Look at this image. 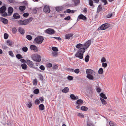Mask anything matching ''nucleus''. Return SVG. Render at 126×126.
I'll list each match as a JSON object with an SVG mask.
<instances>
[{
    "label": "nucleus",
    "instance_id": "nucleus-1",
    "mask_svg": "<svg viewBox=\"0 0 126 126\" xmlns=\"http://www.w3.org/2000/svg\"><path fill=\"white\" fill-rule=\"evenodd\" d=\"M87 74L86 77L90 80H93L94 78L95 73L93 70L90 69H87L86 70Z\"/></svg>",
    "mask_w": 126,
    "mask_h": 126
},
{
    "label": "nucleus",
    "instance_id": "nucleus-2",
    "mask_svg": "<svg viewBox=\"0 0 126 126\" xmlns=\"http://www.w3.org/2000/svg\"><path fill=\"white\" fill-rule=\"evenodd\" d=\"M85 50L83 48H81L78 50V52L75 54L76 57L82 59L83 57V54L85 52Z\"/></svg>",
    "mask_w": 126,
    "mask_h": 126
},
{
    "label": "nucleus",
    "instance_id": "nucleus-3",
    "mask_svg": "<svg viewBox=\"0 0 126 126\" xmlns=\"http://www.w3.org/2000/svg\"><path fill=\"white\" fill-rule=\"evenodd\" d=\"M32 20V18H31L25 19L24 20H20L18 21L17 23L20 25H26L30 23Z\"/></svg>",
    "mask_w": 126,
    "mask_h": 126
},
{
    "label": "nucleus",
    "instance_id": "nucleus-4",
    "mask_svg": "<svg viewBox=\"0 0 126 126\" xmlns=\"http://www.w3.org/2000/svg\"><path fill=\"white\" fill-rule=\"evenodd\" d=\"M33 60L37 62H39L41 61V57L38 54H33L32 56Z\"/></svg>",
    "mask_w": 126,
    "mask_h": 126
},
{
    "label": "nucleus",
    "instance_id": "nucleus-5",
    "mask_svg": "<svg viewBox=\"0 0 126 126\" xmlns=\"http://www.w3.org/2000/svg\"><path fill=\"white\" fill-rule=\"evenodd\" d=\"M44 40L43 37L41 36L37 37L36 38L34 41V42L35 44H40Z\"/></svg>",
    "mask_w": 126,
    "mask_h": 126
},
{
    "label": "nucleus",
    "instance_id": "nucleus-6",
    "mask_svg": "<svg viewBox=\"0 0 126 126\" xmlns=\"http://www.w3.org/2000/svg\"><path fill=\"white\" fill-rule=\"evenodd\" d=\"M6 10V8L5 6H2L0 8V13L2 14V15L3 16H6L7 14L5 12Z\"/></svg>",
    "mask_w": 126,
    "mask_h": 126
},
{
    "label": "nucleus",
    "instance_id": "nucleus-7",
    "mask_svg": "<svg viewBox=\"0 0 126 126\" xmlns=\"http://www.w3.org/2000/svg\"><path fill=\"white\" fill-rule=\"evenodd\" d=\"M110 27L109 24L108 23H105L102 25L99 28V29L102 30H104Z\"/></svg>",
    "mask_w": 126,
    "mask_h": 126
},
{
    "label": "nucleus",
    "instance_id": "nucleus-8",
    "mask_svg": "<svg viewBox=\"0 0 126 126\" xmlns=\"http://www.w3.org/2000/svg\"><path fill=\"white\" fill-rule=\"evenodd\" d=\"M45 32L47 34L50 35L53 34L55 32L53 29L51 28H48L47 29L45 30Z\"/></svg>",
    "mask_w": 126,
    "mask_h": 126
},
{
    "label": "nucleus",
    "instance_id": "nucleus-9",
    "mask_svg": "<svg viewBox=\"0 0 126 126\" xmlns=\"http://www.w3.org/2000/svg\"><path fill=\"white\" fill-rule=\"evenodd\" d=\"M91 41L90 40H89L87 41L83 45L84 48L85 49H87L89 47L90 45L91 44Z\"/></svg>",
    "mask_w": 126,
    "mask_h": 126
},
{
    "label": "nucleus",
    "instance_id": "nucleus-10",
    "mask_svg": "<svg viewBox=\"0 0 126 126\" xmlns=\"http://www.w3.org/2000/svg\"><path fill=\"white\" fill-rule=\"evenodd\" d=\"M43 11L44 12L47 13H49L50 12L49 7L47 5L44 7Z\"/></svg>",
    "mask_w": 126,
    "mask_h": 126
},
{
    "label": "nucleus",
    "instance_id": "nucleus-11",
    "mask_svg": "<svg viewBox=\"0 0 126 126\" xmlns=\"http://www.w3.org/2000/svg\"><path fill=\"white\" fill-rule=\"evenodd\" d=\"M79 19H81L84 21H86V17L82 14H80L78 16V19H77V21H79Z\"/></svg>",
    "mask_w": 126,
    "mask_h": 126
},
{
    "label": "nucleus",
    "instance_id": "nucleus-12",
    "mask_svg": "<svg viewBox=\"0 0 126 126\" xmlns=\"http://www.w3.org/2000/svg\"><path fill=\"white\" fill-rule=\"evenodd\" d=\"M26 63L29 66L33 67L34 66V63L32 61L28 60L27 61Z\"/></svg>",
    "mask_w": 126,
    "mask_h": 126
},
{
    "label": "nucleus",
    "instance_id": "nucleus-13",
    "mask_svg": "<svg viewBox=\"0 0 126 126\" xmlns=\"http://www.w3.org/2000/svg\"><path fill=\"white\" fill-rule=\"evenodd\" d=\"M27 107L29 108L32 107V100H29L28 101L27 103L26 104Z\"/></svg>",
    "mask_w": 126,
    "mask_h": 126
},
{
    "label": "nucleus",
    "instance_id": "nucleus-14",
    "mask_svg": "<svg viewBox=\"0 0 126 126\" xmlns=\"http://www.w3.org/2000/svg\"><path fill=\"white\" fill-rule=\"evenodd\" d=\"M30 48L31 50L34 51L35 52L38 51V49L37 47L35 45H32L30 46Z\"/></svg>",
    "mask_w": 126,
    "mask_h": 126
},
{
    "label": "nucleus",
    "instance_id": "nucleus-15",
    "mask_svg": "<svg viewBox=\"0 0 126 126\" xmlns=\"http://www.w3.org/2000/svg\"><path fill=\"white\" fill-rule=\"evenodd\" d=\"M76 47L78 48L79 49V50H80L81 48H83L85 49V48L83 46L82 44H79L77 45Z\"/></svg>",
    "mask_w": 126,
    "mask_h": 126
},
{
    "label": "nucleus",
    "instance_id": "nucleus-16",
    "mask_svg": "<svg viewBox=\"0 0 126 126\" xmlns=\"http://www.w3.org/2000/svg\"><path fill=\"white\" fill-rule=\"evenodd\" d=\"M63 9V6H57L56 7V10L57 12H59L62 11Z\"/></svg>",
    "mask_w": 126,
    "mask_h": 126
},
{
    "label": "nucleus",
    "instance_id": "nucleus-17",
    "mask_svg": "<svg viewBox=\"0 0 126 126\" xmlns=\"http://www.w3.org/2000/svg\"><path fill=\"white\" fill-rule=\"evenodd\" d=\"M0 20L4 24H7L8 23V21L7 19L2 17H0Z\"/></svg>",
    "mask_w": 126,
    "mask_h": 126
},
{
    "label": "nucleus",
    "instance_id": "nucleus-18",
    "mask_svg": "<svg viewBox=\"0 0 126 126\" xmlns=\"http://www.w3.org/2000/svg\"><path fill=\"white\" fill-rule=\"evenodd\" d=\"M18 31L21 34H23L25 33V31L23 28L19 27L18 29Z\"/></svg>",
    "mask_w": 126,
    "mask_h": 126
},
{
    "label": "nucleus",
    "instance_id": "nucleus-19",
    "mask_svg": "<svg viewBox=\"0 0 126 126\" xmlns=\"http://www.w3.org/2000/svg\"><path fill=\"white\" fill-rule=\"evenodd\" d=\"M14 44V42L12 41L8 40L7 41V45L10 46H12V45H13Z\"/></svg>",
    "mask_w": 126,
    "mask_h": 126
},
{
    "label": "nucleus",
    "instance_id": "nucleus-20",
    "mask_svg": "<svg viewBox=\"0 0 126 126\" xmlns=\"http://www.w3.org/2000/svg\"><path fill=\"white\" fill-rule=\"evenodd\" d=\"M7 121L8 120L7 119H6L4 118H3L1 122L4 126V125H6V123Z\"/></svg>",
    "mask_w": 126,
    "mask_h": 126
},
{
    "label": "nucleus",
    "instance_id": "nucleus-21",
    "mask_svg": "<svg viewBox=\"0 0 126 126\" xmlns=\"http://www.w3.org/2000/svg\"><path fill=\"white\" fill-rule=\"evenodd\" d=\"M68 91V87H66L62 90V92L63 93H66Z\"/></svg>",
    "mask_w": 126,
    "mask_h": 126
},
{
    "label": "nucleus",
    "instance_id": "nucleus-22",
    "mask_svg": "<svg viewBox=\"0 0 126 126\" xmlns=\"http://www.w3.org/2000/svg\"><path fill=\"white\" fill-rule=\"evenodd\" d=\"M13 123L10 121H8L6 123V125H4V126H13Z\"/></svg>",
    "mask_w": 126,
    "mask_h": 126
},
{
    "label": "nucleus",
    "instance_id": "nucleus-23",
    "mask_svg": "<svg viewBox=\"0 0 126 126\" xmlns=\"http://www.w3.org/2000/svg\"><path fill=\"white\" fill-rule=\"evenodd\" d=\"M75 11L74 10H71L70 9H67L66 11H64V13H74Z\"/></svg>",
    "mask_w": 126,
    "mask_h": 126
},
{
    "label": "nucleus",
    "instance_id": "nucleus-24",
    "mask_svg": "<svg viewBox=\"0 0 126 126\" xmlns=\"http://www.w3.org/2000/svg\"><path fill=\"white\" fill-rule=\"evenodd\" d=\"M13 17L16 19L19 18L20 17V16L17 13H15L13 15Z\"/></svg>",
    "mask_w": 126,
    "mask_h": 126
},
{
    "label": "nucleus",
    "instance_id": "nucleus-25",
    "mask_svg": "<svg viewBox=\"0 0 126 126\" xmlns=\"http://www.w3.org/2000/svg\"><path fill=\"white\" fill-rule=\"evenodd\" d=\"M21 67L23 69L26 70L27 68V66L26 64L24 63L21 65Z\"/></svg>",
    "mask_w": 126,
    "mask_h": 126
},
{
    "label": "nucleus",
    "instance_id": "nucleus-26",
    "mask_svg": "<svg viewBox=\"0 0 126 126\" xmlns=\"http://www.w3.org/2000/svg\"><path fill=\"white\" fill-rule=\"evenodd\" d=\"M70 97L71 99L74 100H77L78 99V97H76L74 94H71L70 95Z\"/></svg>",
    "mask_w": 126,
    "mask_h": 126
},
{
    "label": "nucleus",
    "instance_id": "nucleus-27",
    "mask_svg": "<svg viewBox=\"0 0 126 126\" xmlns=\"http://www.w3.org/2000/svg\"><path fill=\"white\" fill-rule=\"evenodd\" d=\"M39 110H43L44 109V106L43 104H41L39 107Z\"/></svg>",
    "mask_w": 126,
    "mask_h": 126
},
{
    "label": "nucleus",
    "instance_id": "nucleus-28",
    "mask_svg": "<svg viewBox=\"0 0 126 126\" xmlns=\"http://www.w3.org/2000/svg\"><path fill=\"white\" fill-rule=\"evenodd\" d=\"M13 8L11 7H9L8 9V13L10 14H11L13 12Z\"/></svg>",
    "mask_w": 126,
    "mask_h": 126
},
{
    "label": "nucleus",
    "instance_id": "nucleus-29",
    "mask_svg": "<svg viewBox=\"0 0 126 126\" xmlns=\"http://www.w3.org/2000/svg\"><path fill=\"white\" fill-rule=\"evenodd\" d=\"M72 0L74 2L75 6L77 5L79 3V0Z\"/></svg>",
    "mask_w": 126,
    "mask_h": 126
},
{
    "label": "nucleus",
    "instance_id": "nucleus-30",
    "mask_svg": "<svg viewBox=\"0 0 126 126\" xmlns=\"http://www.w3.org/2000/svg\"><path fill=\"white\" fill-rule=\"evenodd\" d=\"M83 101L81 99L78 100L76 102V103L80 105L83 103Z\"/></svg>",
    "mask_w": 126,
    "mask_h": 126
},
{
    "label": "nucleus",
    "instance_id": "nucleus-31",
    "mask_svg": "<svg viewBox=\"0 0 126 126\" xmlns=\"http://www.w3.org/2000/svg\"><path fill=\"white\" fill-rule=\"evenodd\" d=\"M100 100L103 104L105 105L107 104V102L104 99L101 98Z\"/></svg>",
    "mask_w": 126,
    "mask_h": 126
},
{
    "label": "nucleus",
    "instance_id": "nucleus-32",
    "mask_svg": "<svg viewBox=\"0 0 126 126\" xmlns=\"http://www.w3.org/2000/svg\"><path fill=\"white\" fill-rule=\"evenodd\" d=\"M103 72V69L102 68H100L99 69L98 71V73L99 74H102Z\"/></svg>",
    "mask_w": 126,
    "mask_h": 126
},
{
    "label": "nucleus",
    "instance_id": "nucleus-33",
    "mask_svg": "<svg viewBox=\"0 0 126 126\" xmlns=\"http://www.w3.org/2000/svg\"><path fill=\"white\" fill-rule=\"evenodd\" d=\"M81 110L83 111H86L88 110V108L85 106H82L81 108Z\"/></svg>",
    "mask_w": 126,
    "mask_h": 126
},
{
    "label": "nucleus",
    "instance_id": "nucleus-34",
    "mask_svg": "<svg viewBox=\"0 0 126 126\" xmlns=\"http://www.w3.org/2000/svg\"><path fill=\"white\" fill-rule=\"evenodd\" d=\"M73 34H66L65 36V38L66 39H69L72 36Z\"/></svg>",
    "mask_w": 126,
    "mask_h": 126
},
{
    "label": "nucleus",
    "instance_id": "nucleus-35",
    "mask_svg": "<svg viewBox=\"0 0 126 126\" xmlns=\"http://www.w3.org/2000/svg\"><path fill=\"white\" fill-rule=\"evenodd\" d=\"M19 9L21 11H23L25 9V6H21L19 7Z\"/></svg>",
    "mask_w": 126,
    "mask_h": 126
},
{
    "label": "nucleus",
    "instance_id": "nucleus-36",
    "mask_svg": "<svg viewBox=\"0 0 126 126\" xmlns=\"http://www.w3.org/2000/svg\"><path fill=\"white\" fill-rule=\"evenodd\" d=\"M100 96L102 97V98L106 99L107 98V97L105 96V94L103 93H101L100 94Z\"/></svg>",
    "mask_w": 126,
    "mask_h": 126
},
{
    "label": "nucleus",
    "instance_id": "nucleus-37",
    "mask_svg": "<svg viewBox=\"0 0 126 126\" xmlns=\"http://www.w3.org/2000/svg\"><path fill=\"white\" fill-rule=\"evenodd\" d=\"M110 126H116V124L112 122H110L109 123Z\"/></svg>",
    "mask_w": 126,
    "mask_h": 126
},
{
    "label": "nucleus",
    "instance_id": "nucleus-38",
    "mask_svg": "<svg viewBox=\"0 0 126 126\" xmlns=\"http://www.w3.org/2000/svg\"><path fill=\"white\" fill-rule=\"evenodd\" d=\"M26 38L29 40H32V36L29 35H28L26 36Z\"/></svg>",
    "mask_w": 126,
    "mask_h": 126
},
{
    "label": "nucleus",
    "instance_id": "nucleus-39",
    "mask_svg": "<svg viewBox=\"0 0 126 126\" xmlns=\"http://www.w3.org/2000/svg\"><path fill=\"white\" fill-rule=\"evenodd\" d=\"M37 80L35 79L33 80V84L34 85H37Z\"/></svg>",
    "mask_w": 126,
    "mask_h": 126
},
{
    "label": "nucleus",
    "instance_id": "nucleus-40",
    "mask_svg": "<svg viewBox=\"0 0 126 126\" xmlns=\"http://www.w3.org/2000/svg\"><path fill=\"white\" fill-rule=\"evenodd\" d=\"M89 56L88 55H87L85 58V60L86 62H88L89 60Z\"/></svg>",
    "mask_w": 126,
    "mask_h": 126
},
{
    "label": "nucleus",
    "instance_id": "nucleus-41",
    "mask_svg": "<svg viewBox=\"0 0 126 126\" xmlns=\"http://www.w3.org/2000/svg\"><path fill=\"white\" fill-rule=\"evenodd\" d=\"M52 49L54 51H55V52H57L58 51V48L55 47H52Z\"/></svg>",
    "mask_w": 126,
    "mask_h": 126
},
{
    "label": "nucleus",
    "instance_id": "nucleus-42",
    "mask_svg": "<svg viewBox=\"0 0 126 126\" xmlns=\"http://www.w3.org/2000/svg\"><path fill=\"white\" fill-rule=\"evenodd\" d=\"M96 90L98 92H100L101 91V89L99 87H96Z\"/></svg>",
    "mask_w": 126,
    "mask_h": 126
},
{
    "label": "nucleus",
    "instance_id": "nucleus-43",
    "mask_svg": "<svg viewBox=\"0 0 126 126\" xmlns=\"http://www.w3.org/2000/svg\"><path fill=\"white\" fill-rule=\"evenodd\" d=\"M102 65L103 67L105 68L107 66V64L106 63H102Z\"/></svg>",
    "mask_w": 126,
    "mask_h": 126
},
{
    "label": "nucleus",
    "instance_id": "nucleus-44",
    "mask_svg": "<svg viewBox=\"0 0 126 126\" xmlns=\"http://www.w3.org/2000/svg\"><path fill=\"white\" fill-rule=\"evenodd\" d=\"M78 115L80 118H83L84 117V115L81 113H78Z\"/></svg>",
    "mask_w": 126,
    "mask_h": 126
},
{
    "label": "nucleus",
    "instance_id": "nucleus-45",
    "mask_svg": "<svg viewBox=\"0 0 126 126\" xmlns=\"http://www.w3.org/2000/svg\"><path fill=\"white\" fill-rule=\"evenodd\" d=\"M8 37V35L6 33H4V37L5 39H7Z\"/></svg>",
    "mask_w": 126,
    "mask_h": 126
},
{
    "label": "nucleus",
    "instance_id": "nucleus-46",
    "mask_svg": "<svg viewBox=\"0 0 126 126\" xmlns=\"http://www.w3.org/2000/svg\"><path fill=\"white\" fill-rule=\"evenodd\" d=\"M39 92V90L38 89H36L34 90V93L35 94H38Z\"/></svg>",
    "mask_w": 126,
    "mask_h": 126
},
{
    "label": "nucleus",
    "instance_id": "nucleus-47",
    "mask_svg": "<svg viewBox=\"0 0 126 126\" xmlns=\"http://www.w3.org/2000/svg\"><path fill=\"white\" fill-rule=\"evenodd\" d=\"M22 50L26 52L28 50V48L26 47H24L22 48Z\"/></svg>",
    "mask_w": 126,
    "mask_h": 126
},
{
    "label": "nucleus",
    "instance_id": "nucleus-48",
    "mask_svg": "<svg viewBox=\"0 0 126 126\" xmlns=\"http://www.w3.org/2000/svg\"><path fill=\"white\" fill-rule=\"evenodd\" d=\"M16 57L18 59H20L22 58V56L20 54H17L16 55Z\"/></svg>",
    "mask_w": 126,
    "mask_h": 126
},
{
    "label": "nucleus",
    "instance_id": "nucleus-49",
    "mask_svg": "<svg viewBox=\"0 0 126 126\" xmlns=\"http://www.w3.org/2000/svg\"><path fill=\"white\" fill-rule=\"evenodd\" d=\"M89 4L90 6H92L93 5V2L92 0H89Z\"/></svg>",
    "mask_w": 126,
    "mask_h": 126
},
{
    "label": "nucleus",
    "instance_id": "nucleus-50",
    "mask_svg": "<svg viewBox=\"0 0 126 126\" xmlns=\"http://www.w3.org/2000/svg\"><path fill=\"white\" fill-rule=\"evenodd\" d=\"M52 54L54 56H56L58 55V53L55 51L52 52Z\"/></svg>",
    "mask_w": 126,
    "mask_h": 126
},
{
    "label": "nucleus",
    "instance_id": "nucleus-51",
    "mask_svg": "<svg viewBox=\"0 0 126 126\" xmlns=\"http://www.w3.org/2000/svg\"><path fill=\"white\" fill-rule=\"evenodd\" d=\"M40 102L39 100L38 99H37L35 100L34 103L35 104L38 105L40 103Z\"/></svg>",
    "mask_w": 126,
    "mask_h": 126
},
{
    "label": "nucleus",
    "instance_id": "nucleus-52",
    "mask_svg": "<svg viewBox=\"0 0 126 126\" xmlns=\"http://www.w3.org/2000/svg\"><path fill=\"white\" fill-rule=\"evenodd\" d=\"M9 54L12 57H13L14 56V55L12 51H9Z\"/></svg>",
    "mask_w": 126,
    "mask_h": 126
},
{
    "label": "nucleus",
    "instance_id": "nucleus-53",
    "mask_svg": "<svg viewBox=\"0 0 126 126\" xmlns=\"http://www.w3.org/2000/svg\"><path fill=\"white\" fill-rule=\"evenodd\" d=\"M101 62L102 63H104L106 61V59L104 57H103L101 60Z\"/></svg>",
    "mask_w": 126,
    "mask_h": 126
},
{
    "label": "nucleus",
    "instance_id": "nucleus-54",
    "mask_svg": "<svg viewBox=\"0 0 126 126\" xmlns=\"http://www.w3.org/2000/svg\"><path fill=\"white\" fill-rule=\"evenodd\" d=\"M74 72L75 73L78 74L79 72V69H76L74 70Z\"/></svg>",
    "mask_w": 126,
    "mask_h": 126
},
{
    "label": "nucleus",
    "instance_id": "nucleus-55",
    "mask_svg": "<svg viewBox=\"0 0 126 126\" xmlns=\"http://www.w3.org/2000/svg\"><path fill=\"white\" fill-rule=\"evenodd\" d=\"M12 31L14 33H15L16 32V30L15 28H14L12 29Z\"/></svg>",
    "mask_w": 126,
    "mask_h": 126
},
{
    "label": "nucleus",
    "instance_id": "nucleus-56",
    "mask_svg": "<svg viewBox=\"0 0 126 126\" xmlns=\"http://www.w3.org/2000/svg\"><path fill=\"white\" fill-rule=\"evenodd\" d=\"M102 9V7L100 5H99L97 8V11L98 12H100Z\"/></svg>",
    "mask_w": 126,
    "mask_h": 126
},
{
    "label": "nucleus",
    "instance_id": "nucleus-57",
    "mask_svg": "<svg viewBox=\"0 0 126 126\" xmlns=\"http://www.w3.org/2000/svg\"><path fill=\"white\" fill-rule=\"evenodd\" d=\"M42 70H44L45 69L43 65H41L39 67Z\"/></svg>",
    "mask_w": 126,
    "mask_h": 126
},
{
    "label": "nucleus",
    "instance_id": "nucleus-58",
    "mask_svg": "<svg viewBox=\"0 0 126 126\" xmlns=\"http://www.w3.org/2000/svg\"><path fill=\"white\" fill-rule=\"evenodd\" d=\"M52 64L51 63H48L47 64V66L49 68H50L52 66Z\"/></svg>",
    "mask_w": 126,
    "mask_h": 126
},
{
    "label": "nucleus",
    "instance_id": "nucleus-59",
    "mask_svg": "<svg viewBox=\"0 0 126 126\" xmlns=\"http://www.w3.org/2000/svg\"><path fill=\"white\" fill-rule=\"evenodd\" d=\"M70 18V17L69 16H68L67 17L65 18L64 19L66 20H68Z\"/></svg>",
    "mask_w": 126,
    "mask_h": 126
},
{
    "label": "nucleus",
    "instance_id": "nucleus-60",
    "mask_svg": "<svg viewBox=\"0 0 126 126\" xmlns=\"http://www.w3.org/2000/svg\"><path fill=\"white\" fill-rule=\"evenodd\" d=\"M29 15V13H26L24 14L23 16L25 17H27Z\"/></svg>",
    "mask_w": 126,
    "mask_h": 126
},
{
    "label": "nucleus",
    "instance_id": "nucleus-61",
    "mask_svg": "<svg viewBox=\"0 0 126 126\" xmlns=\"http://www.w3.org/2000/svg\"><path fill=\"white\" fill-rule=\"evenodd\" d=\"M112 16V14L111 13H110L108 14L106 16V17L107 18H110Z\"/></svg>",
    "mask_w": 126,
    "mask_h": 126
},
{
    "label": "nucleus",
    "instance_id": "nucleus-62",
    "mask_svg": "<svg viewBox=\"0 0 126 126\" xmlns=\"http://www.w3.org/2000/svg\"><path fill=\"white\" fill-rule=\"evenodd\" d=\"M58 67V66L56 65H54L53 66V68L54 69H57Z\"/></svg>",
    "mask_w": 126,
    "mask_h": 126
},
{
    "label": "nucleus",
    "instance_id": "nucleus-63",
    "mask_svg": "<svg viewBox=\"0 0 126 126\" xmlns=\"http://www.w3.org/2000/svg\"><path fill=\"white\" fill-rule=\"evenodd\" d=\"M67 79H68L71 80L73 79V78L71 76H69L67 77Z\"/></svg>",
    "mask_w": 126,
    "mask_h": 126
},
{
    "label": "nucleus",
    "instance_id": "nucleus-64",
    "mask_svg": "<svg viewBox=\"0 0 126 126\" xmlns=\"http://www.w3.org/2000/svg\"><path fill=\"white\" fill-rule=\"evenodd\" d=\"M87 126H94V125L92 123L89 122H88L87 123Z\"/></svg>",
    "mask_w": 126,
    "mask_h": 126
}]
</instances>
